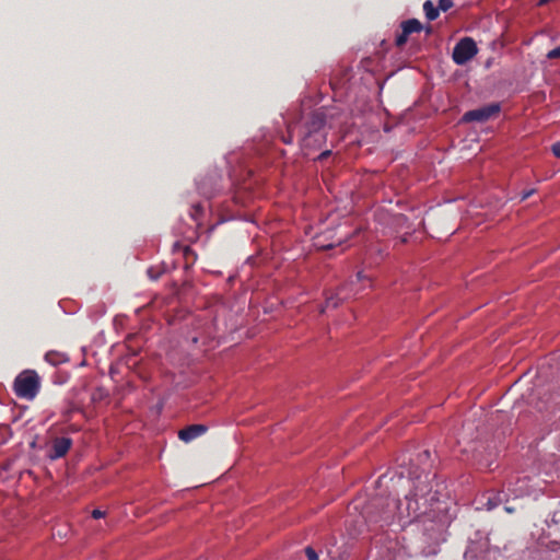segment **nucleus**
<instances>
[{
  "label": "nucleus",
  "mask_w": 560,
  "mask_h": 560,
  "mask_svg": "<svg viewBox=\"0 0 560 560\" xmlns=\"http://www.w3.org/2000/svg\"><path fill=\"white\" fill-rule=\"evenodd\" d=\"M434 477L430 472L410 476L411 488L402 501L389 498L372 499L360 516L361 520L355 521L359 523V527L350 532V535L362 534L368 522L388 524L395 514L400 518L407 517L410 522L425 515L429 509L440 501L439 490L433 486Z\"/></svg>",
  "instance_id": "f257e3e1"
},
{
  "label": "nucleus",
  "mask_w": 560,
  "mask_h": 560,
  "mask_svg": "<svg viewBox=\"0 0 560 560\" xmlns=\"http://www.w3.org/2000/svg\"><path fill=\"white\" fill-rule=\"evenodd\" d=\"M40 378L36 371L25 370L14 380V394L22 399L33 400L39 393Z\"/></svg>",
  "instance_id": "f03ea898"
},
{
  "label": "nucleus",
  "mask_w": 560,
  "mask_h": 560,
  "mask_svg": "<svg viewBox=\"0 0 560 560\" xmlns=\"http://www.w3.org/2000/svg\"><path fill=\"white\" fill-rule=\"evenodd\" d=\"M477 54L478 48L475 40L471 37H464L453 48L452 58L456 65L463 66Z\"/></svg>",
  "instance_id": "7ed1b4c3"
},
{
  "label": "nucleus",
  "mask_w": 560,
  "mask_h": 560,
  "mask_svg": "<svg viewBox=\"0 0 560 560\" xmlns=\"http://www.w3.org/2000/svg\"><path fill=\"white\" fill-rule=\"evenodd\" d=\"M500 109H501V107H500V104H498V103L488 104L486 106L466 112L462 117V121L463 122H474V121L486 122L490 118L498 115L500 113Z\"/></svg>",
  "instance_id": "20e7f679"
},
{
  "label": "nucleus",
  "mask_w": 560,
  "mask_h": 560,
  "mask_svg": "<svg viewBox=\"0 0 560 560\" xmlns=\"http://www.w3.org/2000/svg\"><path fill=\"white\" fill-rule=\"evenodd\" d=\"M326 120L327 115L323 108L316 109L310 115L305 124L306 132L303 138L305 145L310 144L313 135H317L324 128Z\"/></svg>",
  "instance_id": "39448f33"
},
{
  "label": "nucleus",
  "mask_w": 560,
  "mask_h": 560,
  "mask_svg": "<svg viewBox=\"0 0 560 560\" xmlns=\"http://www.w3.org/2000/svg\"><path fill=\"white\" fill-rule=\"evenodd\" d=\"M423 537H425V539L432 540V544L423 548L421 552L427 557L436 555L439 552L440 542L444 540L442 526L431 524L430 528H424Z\"/></svg>",
  "instance_id": "423d86ee"
},
{
  "label": "nucleus",
  "mask_w": 560,
  "mask_h": 560,
  "mask_svg": "<svg viewBox=\"0 0 560 560\" xmlns=\"http://www.w3.org/2000/svg\"><path fill=\"white\" fill-rule=\"evenodd\" d=\"M359 291L354 290L353 282L340 288L336 293H330L326 296L325 306L320 308V313H324L326 308L337 307L343 300H348L354 296Z\"/></svg>",
  "instance_id": "0eeeda50"
},
{
  "label": "nucleus",
  "mask_w": 560,
  "mask_h": 560,
  "mask_svg": "<svg viewBox=\"0 0 560 560\" xmlns=\"http://www.w3.org/2000/svg\"><path fill=\"white\" fill-rule=\"evenodd\" d=\"M208 431V427L202 423H195L185 427L178 431V439L185 443H189L197 438L203 435Z\"/></svg>",
  "instance_id": "6e6552de"
},
{
  "label": "nucleus",
  "mask_w": 560,
  "mask_h": 560,
  "mask_svg": "<svg viewBox=\"0 0 560 560\" xmlns=\"http://www.w3.org/2000/svg\"><path fill=\"white\" fill-rule=\"evenodd\" d=\"M490 552L491 550L489 548L488 540L485 544L471 541L467 548L466 556L469 555L477 560H489L488 553Z\"/></svg>",
  "instance_id": "1a4fd4ad"
},
{
  "label": "nucleus",
  "mask_w": 560,
  "mask_h": 560,
  "mask_svg": "<svg viewBox=\"0 0 560 560\" xmlns=\"http://www.w3.org/2000/svg\"><path fill=\"white\" fill-rule=\"evenodd\" d=\"M71 445L72 441L69 438L61 436L55 439L52 443L54 455H67Z\"/></svg>",
  "instance_id": "9d476101"
},
{
  "label": "nucleus",
  "mask_w": 560,
  "mask_h": 560,
  "mask_svg": "<svg viewBox=\"0 0 560 560\" xmlns=\"http://www.w3.org/2000/svg\"><path fill=\"white\" fill-rule=\"evenodd\" d=\"M45 361L49 364L57 366L68 361V357L66 353L59 351H48L45 354Z\"/></svg>",
  "instance_id": "9b49d317"
},
{
  "label": "nucleus",
  "mask_w": 560,
  "mask_h": 560,
  "mask_svg": "<svg viewBox=\"0 0 560 560\" xmlns=\"http://www.w3.org/2000/svg\"><path fill=\"white\" fill-rule=\"evenodd\" d=\"M401 28L405 30V33L410 35L412 33L421 32L423 26L417 19H410L401 23Z\"/></svg>",
  "instance_id": "f8f14e48"
},
{
  "label": "nucleus",
  "mask_w": 560,
  "mask_h": 560,
  "mask_svg": "<svg viewBox=\"0 0 560 560\" xmlns=\"http://www.w3.org/2000/svg\"><path fill=\"white\" fill-rule=\"evenodd\" d=\"M423 11H424V14H425V18L429 20V21H434L439 18V14H440V11L438 8H435L433 5V3L430 1V0H427L424 3H423Z\"/></svg>",
  "instance_id": "ddd939ff"
},
{
  "label": "nucleus",
  "mask_w": 560,
  "mask_h": 560,
  "mask_svg": "<svg viewBox=\"0 0 560 560\" xmlns=\"http://www.w3.org/2000/svg\"><path fill=\"white\" fill-rule=\"evenodd\" d=\"M183 253L187 262H194L196 260L197 255L189 246H184Z\"/></svg>",
  "instance_id": "4468645a"
},
{
  "label": "nucleus",
  "mask_w": 560,
  "mask_h": 560,
  "mask_svg": "<svg viewBox=\"0 0 560 560\" xmlns=\"http://www.w3.org/2000/svg\"><path fill=\"white\" fill-rule=\"evenodd\" d=\"M408 36H409V34L405 33V30L401 28V33L399 35H397V37L395 39L396 46L397 47L404 46L408 40Z\"/></svg>",
  "instance_id": "2eb2a0df"
},
{
  "label": "nucleus",
  "mask_w": 560,
  "mask_h": 560,
  "mask_svg": "<svg viewBox=\"0 0 560 560\" xmlns=\"http://www.w3.org/2000/svg\"><path fill=\"white\" fill-rule=\"evenodd\" d=\"M453 5H454L453 0H439L438 9H439V11L446 12L451 8H453Z\"/></svg>",
  "instance_id": "dca6fc26"
},
{
  "label": "nucleus",
  "mask_w": 560,
  "mask_h": 560,
  "mask_svg": "<svg viewBox=\"0 0 560 560\" xmlns=\"http://www.w3.org/2000/svg\"><path fill=\"white\" fill-rule=\"evenodd\" d=\"M164 271V269L158 270L156 267H150L147 272L152 280H158Z\"/></svg>",
  "instance_id": "f3484780"
},
{
  "label": "nucleus",
  "mask_w": 560,
  "mask_h": 560,
  "mask_svg": "<svg viewBox=\"0 0 560 560\" xmlns=\"http://www.w3.org/2000/svg\"><path fill=\"white\" fill-rule=\"evenodd\" d=\"M547 58L548 59H560V45L558 47L549 50L547 54Z\"/></svg>",
  "instance_id": "a211bd4d"
},
{
  "label": "nucleus",
  "mask_w": 560,
  "mask_h": 560,
  "mask_svg": "<svg viewBox=\"0 0 560 560\" xmlns=\"http://www.w3.org/2000/svg\"><path fill=\"white\" fill-rule=\"evenodd\" d=\"M499 504V501L497 498H489L487 503H486V506H487V510L488 511H491L493 510L494 508H497Z\"/></svg>",
  "instance_id": "6ab92c4d"
},
{
  "label": "nucleus",
  "mask_w": 560,
  "mask_h": 560,
  "mask_svg": "<svg viewBox=\"0 0 560 560\" xmlns=\"http://www.w3.org/2000/svg\"><path fill=\"white\" fill-rule=\"evenodd\" d=\"M305 552H306L308 560H317L318 559L316 551L312 547H307L305 549Z\"/></svg>",
  "instance_id": "aec40b11"
},
{
  "label": "nucleus",
  "mask_w": 560,
  "mask_h": 560,
  "mask_svg": "<svg viewBox=\"0 0 560 560\" xmlns=\"http://www.w3.org/2000/svg\"><path fill=\"white\" fill-rule=\"evenodd\" d=\"M376 560H397V557L390 553V548H387L386 553L382 555Z\"/></svg>",
  "instance_id": "412c9836"
},
{
  "label": "nucleus",
  "mask_w": 560,
  "mask_h": 560,
  "mask_svg": "<svg viewBox=\"0 0 560 560\" xmlns=\"http://www.w3.org/2000/svg\"><path fill=\"white\" fill-rule=\"evenodd\" d=\"M551 151L556 158L560 159V141L552 144Z\"/></svg>",
  "instance_id": "4be33fe9"
},
{
  "label": "nucleus",
  "mask_w": 560,
  "mask_h": 560,
  "mask_svg": "<svg viewBox=\"0 0 560 560\" xmlns=\"http://www.w3.org/2000/svg\"><path fill=\"white\" fill-rule=\"evenodd\" d=\"M91 515H92L93 518L97 520V518L104 517L105 516V512L101 511L98 509H95V510L92 511Z\"/></svg>",
  "instance_id": "5701e85b"
},
{
  "label": "nucleus",
  "mask_w": 560,
  "mask_h": 560,
  "mask_svg": "<svg viewBox=\"0 0 560 560\" xmlns=\"http://www.w3.org/2000/svg\"><path fill=\"white\" fill-rule=\"evenodd\" d=\"M533 194H534V189H530V190L524 191V192L522 194L521 200H522V201L526 200V199H527V198H529Z\"/></svg>",
  "instance_id": "b1692460"
},
{
  "label": "nucleus",
  "mask_w": 560,
  "mask_h": 560,
  "mask_svg": "<svg viewBox=\"0 0 560 560\" xmlns=\"http://www.w3.org/2000/svg\"><path fill=\"white\" fill-rule=\"evenodd\" d=\"M330 155V151H324L319 154L318 160H324Z\"/></svg>",
  "instance_id": "393cba45"
},
{
  "label": "nucleus",
  "mask_w": 560,
  "mask_h": 560,
  "mask_svg": "<svg viewBox=\"0 0 560 560\" xmlns=\"http://www.w3.org/2000/svg\"><path fill=\"white\" fill-rule=\"evenodd\" d=\"M430 450L429 448H422L421 451L418 452L417 455H425V456H429L430 455Z\"/></svg>",
  "instance_id": "a878e982"
},
{
  "label": "nucleus",
  "mask_w": 560,
  "mask_h": 560,
  "mask_svg": "<svg viewBox=\"0 0 560 560\" xmlns=\"http://www.w3.org/2000/svg\"><path fill=\"white\" fill-rule=\"evenodd\" d=\"M363 279H365V277L363 276V273L361 271H359L357 273V281H362Z\"/></svg>",
  "instance_id": "bb28decb"
},
{
  "label": "nucleus",
  "mask_w": 560,
  "mask_h": 560,
  "mask_svg": "<svg viewBox=\"0 0 560 560\" xmlns=\"http://www.w3.org/2000/svg\"><path fill=\"white\" fill-rule=\"evenodd\" d=\"M406 220H407V218H406L405 215H402V214H399V215L396 218V221H397V222H401V221H406Z\"/></svg>",
  "instance_id": "cd10ccee"
},
{
  "label": "nucleus",
  "mask_w": 560,
  "mask_h": 560,
  "mask_svg": "<svg viewBox=\"0 0 560 560\" xmlns=\"http://www.w3.org/2000/svg\"><path fill=\"white\" fill-rule=\"evenodd\" d=\"M319 246H320V248H323V249H330V248H332V247H334V245H332V244L319 245Z\"/></svg>",
  "instance_id": "c85d7f7f"
},
{
  "label": "nucleus",
  "mask_w": 560,
  "mask_h": 560,
  "mask_svg": "<svg viewBox=\"0 0 560 560\" xmlns=\"http://www.w3.org/2000/svg\"><path fill=\"white\" fill-rule=\"evenodd\" d=\"M550 1H551V0H539V1H538V4H539V5H545V4H547L548 2H550Z\"/></svg>",
  "instance_id": "c756f323"
},
{
  "label": "nucleus",
  "mask_w": 560,
  "mask_h": 560,
  "mask_svg": "<svg viewBox=\"0 0 560 560\" xmlns=\"http://www.w3.org/2000/svg\"><path fill=\"white\" fill-rule=\"evenodd\" d=\"M289 142H290L289 138H285L284 143H289Z\"/></svg>",
  "instance_id": "7c9ffc66"
},
{
  "label": "nucleus",
  "mask_w": 560,
  "mask_h": 560,
  "mask_svg": "<svg viewBox=\"0 0 560 560\" xmlns=\"http://www.w3.org/2000/svg\"><path fill=\"white\" fill-rule=\"evenodd\" d=\"M289 142H290L289 138H285L284 143H289Z\"/></svg>",
  "instance_id": "2f4dec72"
}]
</instances>
